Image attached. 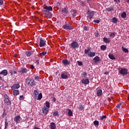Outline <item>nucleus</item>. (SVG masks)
I'll return each instance as SVG.
<instances>
[{"instance_id":"1","label":"nucleus","mask_w":129,"mask_h":129,"mask_svg":"<svg viewBox=\"0 0 129 129\" xmlns=\"http://www.w3.org/2000/svg\"><path fill=\"white\" fill-rule=\"evenodd\" d=\"M49 11H53V8L51 6H45L44 7L43 12H45V16L49 18V19H51L52 18V14Z\"/></svg>"},{"instance_id":"2","label":"nucleus","mask_w":129,"mask_h":129,"mask_svg":"<svg viewBox=\"0 0 129 129\" xmlns=\"http://www.w3.org/2000/svg\"><path fill=\"white\" fill-rule=\"evenodd\" d=\"M85 54H86V55H87L88 57H90V58L95 56V52H91V49L90 48L85 49Z\"/></svg>"},{"instance_id":"3","label":"nucleus","mask_w":129,"mask_h":129,"mask_svg":"<svg viewBox=\"0 0 129 129\" xmlns=\"http://www.w3.org/2000/svg\"><path fill=\"white\" fill-rule=\"evenodd\" d=\"M128 70L127 69L120 68L119 69V73L121 75H127Z\"/></svg>"},{"instance_id":"4","label":"nucleus","mask_w":129,"mask_h":129,"mask_svg":"<svg viewBox=\"0 0 129 129\" xmlns=\"http://www.w3.org/2000/svg\"><path fill=\"white\" fill-rule=\"evenodd\" d=\"M4 101L8 105H11V100H10L9 96L7 94L4 95Z\"/></svg>"},{"instance_id":"5","label":"nucleus","mask_w":129,"mask_h":129,"mask_svg":"<svg viewBox=\"0 0 129 129\" xmlns=\"http://www.w3.org/2000/svg\"><path fill=\"white\" fill-rule=\"evenodd\" d=\"M79 46V44H78V42L76 41H73L71 43V48H73V49H76V48Z\"/></svg>"},{"instance_id":"6","label":"nucleus","mask_w":129,"mask_h":129,"mask_svg":"<svg viewBox=\"0 0 129 129\" xmlns=\"http://www.w3.org/2000/svg\"><path fill=\"white\" fill-rule=\"evenodd\" d=\"M14 121L16 123H20V122L22 121V118L21 117V116L17 115L15 116L14 118Z\"/></svg>"},{"instance_id":"7","label":"nucleus","mask_w":129,"mask_h":129,"mask_svg":"<svg viewBox=\"0 0 129 129\" xmlns=\"http://www.w3.org/2000/svg\"><path fill=\"white\" fill-rule=\"evenodd\" d=\"M93 16H94V12L92 11L90 13H88V16L87 17V20L89 22L91 21V19L93 18Z\"/></svg>"},{"instance_id":"8","label":"nucleus","mask_w":129,"mask_h":129,"mask_svg":"<svg viewBox=\"0 0 129 129\" xmlns=\"http://www.w3.org/2000/svg\"><path fill=\"white\" fill-rule=\"evenodd\" d=\"M64 30H73V27L69 24H65L62 26Z\"/></svg>"},{"instance_id":"9","label":"nucleus","mask_w":129,"mask_h":129,"mask_svg":"<svg viewBox=\"0 0 129 129\" xmlns=\"http://www.w3.org/2000/svg\"><path fill=\"white\" fill-rule=\"evenodd\" d=\"M27 82L28 83L29 85H30L31 86H33V85H35V81H34V79L32 78L29 79L27 81Z\"/></svg>"},{"instance_id":"10","label":"nucleus","mask_w":129,"mask_h":129,"mask_svg":"<svg viewBox=\"0 0 129 129\" xmlns=\"http://www.w3.org/2000/svg\"><path fill=\"white\" fill-rule=\"evenodd\" d=\"M46 45V41L43 39V38H40V47H44Z\"/></svg>"},{"instance_id":"11","label":"nucleus","mask_w":129,"mask_h":129,"mask_svg":"<svg viewBox=\"0 0 129 129\" xmlns=\"http://www.w3.org/2000/svg\"><path fill=\"white\" fill-rule=\"evenodd\" d=\"M61 78L62 79H68V73L63 72L61 74Z\"/></svg>"},{"instance_id":"12","label":"nucleus","mask_w":129,"mask_h":129,"mask_svg":"<svg viewBox=\"0 0 129 129\" xmlns=\"http://www.w3.org/2000/svg\"><path fill=\"white\" fill-rule=\"evenodd\" d=\"M20 88V84H15L11 87L12 90H16V89H19Z\"/></svg>"},{"instance_id":"13","label":"nucleus","mask_w":129,"mask_h":129,"mask_svg":"<svg viewBox=\"0 0 129 129\" xmlns=\"http://www.w3.org/2000/svg\"><path fill=\"white\" fill-rule=\"evenodd\" d=\"M42 111L45 115H47L48 114V113L49 112V109L47 108L46 107H43L42 109Z\"/></svg>"},{"instance_id":"14","label":"nucleus","mask_w":129,"mask_h":129,"mask_svg":"<svg viewBox=\"0 0 129 129\" xmlns=\"http://www.w3.org/2000/svg\"><path fill=\"white\" fill-rule=\"evenodd\" d=\"M82 83L83 84H85L86 85H87L89 83V80L88 79H83L81 81Z\"/></svg>"},{"instance_id":"15","label":"nucleus","mask_w":129,"mask_h":129,"mask_svg":"<svg viewBox=\"0 0 129 129\" xmlns=\"http://www.w3.org/2000/svg\"><path fill=\"white\" fill-rule=\"evenodd\" d=\"M43 97V95H42V93H39L38 95H37V97H35V99L37 100H41L42 99V98Z\"/></svg>"},{"instance_id":"16","label":"nucleus","mask_w":129,"mask_h":129,"mask_svg":"<svg viewBox=\"0 0 129 129\" xmlns=\"http://www.w3.org/2000/svg\"><path fill=\"white\" fill-rule=\"evenodd\" d=\"M43 97V95H42V93H39L38 95H37V97H35V99L37 100H41L42 99V98Z\"/></svg>"},{"instance_id":"17","label":"nucleus","mask_w":129,"mask_h":129,"mask_svg":"<svg viewBox=\"0 0 129 129\" xmlns=\"http://www.w3.org/2000/svg\"><path fill=\"white\" fill-rule=\"evenodd\" d=\"M94 63H97V62H99L100 61V58L98 56H96L94 58Z\"/></svg>"},{"instance_id":"18","label":"nucleus","mask_w":129,"mask_h":129,"mask_svg":"<svg viewBox=\"0 0 129 129\" xmlns=\"http://www.w3.org/2000/svg\"><path fill=\"white\" fill-rule=\"evenodd\" d=\"M0 74L1 75H4V76H7V75H8V71H7L6 70H4L0 73Z\"/></svg>"},{"instance_id":"19","label":"nucleus","mask_w":129,"mask_h":129,"mask_svg":"<svg viewBox=\"0 0 129 129\" xmlns=\"http://www.w3.org/2000/svg\"><path fill=\"white\" fill-rule=\"evenodd\" d=\"M62 63L65 66L70 64V61H68L67 59H63L62 60Z\"/></svg>"},{"instance_id":"20","label":"nucleus","mask_w":129,"mask_h":129,"mask_svg":"<svg viewBox=\"0 0 129 129\" xmlns=\"http://www.w3.org/2000/svg\"><path fill=\"white\" fill-rule=\"evenodd\" d=\"M49 127H50V129H56V125L54 122H51L49 125Z\"/></svg>"},{"instance_id":"21","label":"nucleus","mask_w":129,"mask_h":129,"mask_svg":"<svg viewBox=\"0 0 129 129\" xmlns=\"http://www.w3.org/2000/svg\"><path fill=\"white\" fill-rule=\"evenodd\" d=\"M13 94L14 96H17V95H19V94H20V92L18 90H13Z\"/></svg>"},{"instance_id":"22","label":"nucleus","mask_w":129,"mask_h":129,"mask_svg":"<svg viewBox=\"0 0 129 129\" xmlns=\"http://www.w3.org/2000/svg\"><path fill=\"white\" fill-rule=\"evenodd\" d=\"M103 41L105 43H110V39L109 38L104 37Z\"/></svg>"},{"instance_id":"23","label":"nucleus","mask_w":129,"mask_h":129,"mask_svg":"<svg viewBox=\"0 0 129 129\" xmlns=\"http://www.w3.org/2000/svg\"><path fill=\"white\" fill-rule=\"evenodd\" d=\"M106 119V115H103L102 116L100 117V120H101V121H105Z\"/></svg>"},{"instance_id":"24","label":"nucleus","mask_w":129,"mask_h":129,"mask_svg":"<svg viewBox=\"0 0 129 129\" xmlns=\"http://www.w3.org/2000/svg\"><path fill=\"white\" fill-rule=\"evenodd\" d=\"M28 72V70L26 68H22L21 71H20V73H27Z\"/></svg>"},{"instance_id":"25","label":"nucleus","mask_w":129,"mask_h":129,"mask_svg":"<svg viewBox=\"0 0 129 129\" xmlns=\"http://www.w3.org/2000/svg\"><path fill=\"white\" fill-rule=\"evenodd\" d=\"M102 95V90H98L97 92V95L98 96H101Z\"/></svg>"},{"instance_id":"26","label":"nucleus","mask_w":129,"mask_h":129,"mask_svg":"<svg viewBox=\"0 0 129 129\" xmlns=\"http://www.w3.org/2000/svg\"><path fill=\"white\" fill-rule=\"evenodd\" d=\"M121 17L123 18V19H125V18H126V13L125 12H123L121 14Z\"/></svg>"},{"instance_id":"27","label":"nucleus","mask_w":129,"mask_h":129,"mask_svg":"<svg viewBox=\"0 0 129 129\" xmlns=\"http://www.w3.org/2000/svg\"><path fill=\"white\" fill-rule=\"evenodd\" d=\"M122 50L124 53H128V49L124 48L123 46L122 47Z\"/></svg>"},{"instance_id":"28","label":"nucleus","mask_w":129,"mask_h":129,"mask_svg":"<svg viewBox=\"0 0 129 129\" xmlns=\"http://www.w3.org/2000/svg\"><path fill=\"white\" fill-rule=\"evenodd\" d=\"M69 111H68V115L70 116H73V112H72V111H71V110H70V109H68Z\"/></svg>"},{"instance_id":"29","label":"nucleus","mask_w":129,"mask_h":129,"mask_svg":"<svg viewBox=\"0 0 129 129\" xmlns=\"http://www.w3.org/2000/svg\"><path fill=\"white\" fill-rule=\"evenodd\" d=\"M33 94L34 95V98L37 97V96L39 94V92H38V91L35 90H34Z\"/></svg>"},{"instance_id":"30","label":"nucleus","mask_w":129,"mask_h":129,"mask_svg":"<svg viewBox=\"0 0 129 129\" xmlns=\"http://www.w3.org/2000/svg\"><path fill=\"white\" fill-rule=\"evenodd\" d=\"M112 23H113L114 24H116V23H117V19L115 17L112 18Z\"/></svg>"},{"instance_id":"31","label":"nucleus","mask_w":129,"mask_h":129,"mask_svg":"<svg viewBox=\"0 0 129 129\" xmlns=\"http://www.w3.org/2000/svg\"><path fill=\"white\" fill-rule=\"evenodd\" d=\"M45 106L47 107V108H50V102L48 101H46L45 102Z\"/></svg>"},{"instance_id":"32","label":"nucleus","mask_w":129,"mask_h":129,"mask_svg":"<svg viewBox=\"0 0 129 129\" xmlns=\"http://www.w3.org/2000/svg\"><path fill=\"white\" fill-rule=\"evenodd\" d=\"M101 50H102L103 51H104V50H106V45H101Z\"/></svg>"},{"instance_id":"33","label":"nucleus","mask_w":129,"mask_h":129,"mask_svg":"<svg viewBox=\"0 0 129 129\" xmlns=\"http://www.w3.org/2000/svg\"><path fill=\"white\" fill-rule=\"evenodd\" d=\"M109 58L112 60H114V59H115V57H114V56L112 54H109Z\"/></svg>"},{"instance_id":"34","label":"nucleus","mask_w":129,"mask_h":129,"mask_svg":"<svg viewBox=\"0 0 129 129\" xmlns=\"http://www.w3.org/2000/svg\"><path fill=\"white\" fill-rule=\"evenodd\" d=\"M115 36V34L114 33H111V35H109V37L111 39H113Z\"/></svg>"},{"instance_id":"35","label":"nucleus","mask_w":129,"mask_h":129,"mask_svg":"<svg viewBox=\"0 0 129 129\" xmlns=\"http://www.w3.org/2000/svg\"><path fill=\"white\" fill-rule=\"evenodd\" d=\"M8 126H9V122H8V119H6L5 121V128H7Z\"/></svg>"},{"instance_id":"36","label":"nucleus","mask_w":129,"mask_h":129,"mask_svg":"<svg viewBox=\"0 0 129 129\" xmlns=\"http://www.w3.org/2000/svg\"><path fill=\"white\" fill-rule=\"evenodd\" d=\"M78 108L79 109H80V110H82L84 108V107H83V105H82V104H80L79 105Z\"/></svg>"},{"instance_id":"37","label":"nucleus","mask_w":129,"mask_h":129,"mask_svg":"<svg viewBox=\"0 0 129 129\" xmlns=\"http://www.w3.org/2000/svg\"><path fill=\"white\" fill-rule=\"evenodd\" d=\"M87 75V74L86 73H83V74L81 75L82 78H85V76Z\"/></svg>"},{"instance_id":"38","label":"nucleus","mask_w":129,"mask_h":129,"mask_svg":"<svg viewBox=\"0 0 129 129\" xmlns=\"http://www.w3.org/2000/svg\"><path fill=\"white\" fill-rule=\"evenodd\" d=\"M59 114V113L57 111H55L53 112V115L54 116H57Z\"/></svg>"},{"instance_id":"39","label":"nucleus","mask_w":129,"mask_h":129,"mask_svg":"<svg viewBox=\"0 0 129 129\" xmlns=\"http://www.w3.org/2000/svg\"><path fill=\"white\" fill-rule=\"evenodd\" d=\"M46 54H47V52H43L40 53L39 55L40 56H45V55H46Z\"/></svg>"},{"instance_id":"40","label":"nucleus","mask_w":129,"mask_h":129,"mask_svg":"<svg viewBox=\"0 0 129 129\" xmlns=\"http://www.w3.org/2000/svg\"><path fill=\"white\" fill-rule=\"evenodd\" d=\"M94 124L95 125H98V124H99V122H98L97 120H95L94 121Z\"/></svg>"},{"instance_id":"41","label":"nucleus","mask_w":129,"mask_h":129,"mask_svg":"<svg viewBox=\"0 0 129 129\" xmlns=\"http://www.w3.org/2000/svg\"><path fill=\"white\" fill-rule=\"evenodd\" d=\"M26 55H27V56H31V52H30V51H26Z\"/></svg>"},{"instance_id":"42","label":"nucleus","mask_w":129,"mask_h":129,"mask_svg":"<svg viewBox=\"0 0 129 129\" xmlns=\"http://www.w3.org/2000/svg\"><path fill=\"white\" fill-rule=\"evenodd\" d=\"M34 79L36 81H40V78L38 76H36L34 78Z\"/></svg>"},{"instance_id":"43","label":"nucleus","mask_w":129,"mask_h":129,"mask_svg":"<svg viewBox=\"0 0 129 129\" xmlns=\"http://www.w3.org/2000/svg\"><path fill=\"white\" fill-rule=\"evenodd\" d=\"M62 12L63 13H64V14H67V12H68L67 9H66V8H64V9H63V10H62Z\"/></svg>"},{"instance_id":"44","label":"nucleus","mask_w":129,"mask_h":129,"mask_svg":"<svg viewBox=\"0 0 129 129\" xmlns=\"http://www.w3.org/2000/svg\"><path fill=\"white\" fill-rule=\"evenodd\" d=\"M120 106H121V103H119L116 105L117 108H120Z\"/></svg>"},{"instance_id":"45","label":"nucleus","mask_w":129,"mask_h":129,"mask_svg":"<svg viewBox=\"0 0 129 129\" xmlns=\"http://www.w3.org/2000/svg\"><path fill=\"white\" fill-rule=\"evenodd\" d=\"M77 62H78V66H81V65H83L82 62L79 61H78Z\"/></svg>"},{"instance_id":"46","label":"nucleus","mask_w":129,"mask_h":129,"mask_svg":"<svg viewBox=\"0 0 129 129\" xmlns=\"http://www.w3.org/2000/svg\"><path fill=\"white\" fill-rule=\"evenodd\" d=\"M23 99H24V96L23 95L20 96L19 97V100H23Z\"/></svg>"},{"instance_id":"47","label":"nucleus","mask_w":129,"mask_h":129,"mask_svg":"<svg viewBox=\"0 0 129 129\" xmlns=\"http://www.w3.org/2000/svg\"><path fill=\"white\" fill-rule=\"evenodd\" d=\"M106 11H108V12H110V11H112V8H108L106 9Z\"/></svg>"},{"instance_id":"48","label":"nucleus","mask_w":129,"mask_h":129,"mask_svg":"<svg viewBox=\"0 0 129 129\" xmlns=\"http://www.w3.org/2000/svg\"><path fill=\"white\" fill-rule=\"evenodd\" d=\"M4 5V0H0V6Z\"/></svg>"},{"instance_id":"49","label":"nucleus","mask_w":129,"mask_h":129,"mask_svg":"<svg viewBox=\"0 0 129 129\" xmlns=\"http://www.w3.org/2000/svg\"><path fill=\"white\" fill-rule=\"evenodd\" d=\"M84 31H88V27H87V26H85L84 28Z\"/></svg>"},{"instance_id":"50","label":"nucleus","mask_w":129,"mask_h":129,"mask_svg":"<svg viewBox=\"0 0 129 129\" xmlns=\"http://www.w3.org/2000/svg\"><path fill=\"white\" fill-rule=\"evenodd\" d=\"M94 23H96V24H99V20H94Z\"/></svg>"},{"instance_id":"51","label":"nucleus","mask_w":129,"mask_h":129,"mask_svg":"<svg viewBox=\"0 0 129 129\" xmlns=\"http://www.w3.org/2000/svg\"><path fill=\"white\" fill-rule=\"evenodd\" d=\"M30 68L31 69H34V68H35V67H34V66L33 64L30 65Z\"/></svg>"},{"instance_id":"52","label":"nucleus","mask_w":129,"mask_h":129,"mask_svg":"<svg viewBox=\"0 0 129 129\" xmlns=\"http://www.w3.org/2000/svg\"><path fill=\"white\" fill-rule=\"evenodd\" d=\"M73 17H76V13L75 12H74L73 14Z\"/></svg>"},{"instance_id":"53","label":"nucleus","mask_w":129,"mask_h":129,"mask_svg":"<svg viewBox=\"0 0 129 129\" xmlns=\"http://www.w3.org/2000/svg\"><path fill=\"white\" fill-rule=\"evenodd\" d=\"M52 101H53V102H56V98H53Z\"/></svg>"},{"instance_id":"54","label":"nucleus","mask_w":129,"mask_h":129,"mask_svg":"<svg viewBox=\"0 0 129 129\" xmlns=\"http://www.w3.org/2000/svg\"><path fill=\"white\" fill-rule=\"evenodd\" d=\"M114 2H115V3H119V0H114Z\"/></svg>"},{"instance_id":"55","label":"nucleus","mask_w":129,"mask_h":129,"mask_svg":"<svg viewBox=\"0 0 129 129\" xmlns=\"http://www.w3.org/2000/svg\"><path fill=\"white\" fill-rule=\"evenodd\" d=\"M36 64H37V65H38V64H39V60H36Z\"/></svg>"},{"instance_id":"56","label":"nucleus","mask_w":129,"mask_h":129,"mask_svg":"<svg viewBox=\"0 0 129 129\" xmlns=\"http://www.w3.org/2000/svg\"><path fill=\"white\" fill-rule=\"evenodd\" d=\"M127 1V3H128V4H129V0H126Z\"/></svg>"},{"instance_id":"57","label":"nucleus","mask_w":129,"mask_h":129,"mask_svg":"<svg viewBox=\"0 0 129 129\" xmlns=\"http://www.w3.org/2000/svg\"><path fill=\"white\" fill-rule=\"evenodd\" d=\"M104 74H107V72H105Z\"/></svg>"},{"instance_id":"58","label":"nucleus","mask_w":129,"mask_h":129,"mask_svg":"<svg viewBox=\"0 0 129 129\" xmlns=\"http://www.w3.org/2000/svg\"><path fill=\"white\" fill-rule=\"evenodd\" d=\"M14 73H16V72H14Z\"/></svg>"},{"instance_id":"59","label":"nucleus","mask_w":129,"mask_h":129,"mask_svg":"<svg viewBox=\"0 0 129 129\" xmlns=\"http://www.w3.org/2000/svg\"><path fill=\"white\" fill-rule=\"evenodd\" d=\"M88 1H91V0H88Z\"/></svg>"}]
</instances>
